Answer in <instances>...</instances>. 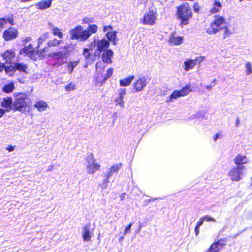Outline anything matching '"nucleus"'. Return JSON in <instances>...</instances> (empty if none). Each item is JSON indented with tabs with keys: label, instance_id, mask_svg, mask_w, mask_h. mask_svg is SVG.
I'll use <instances>...</instances> for the list:
<instances>
[{
	"label": "nucleus",
	"instance_id": "de8ad7c7",
	"mask_svg": "<svg viewBox=\"0 0 252 252\" xmlns=\"http://www.w3.org/2000/svg\"><path fill=\"white\" fill-rule=\"evenodd\" d=\"M204 222V220H203L202 217V218H201L199 219V221H198V222H197V225H196V227H199V228H200V226L203 224V222Z\"/></svg>",
	"mask_w": 252,
	"mask_h": 252
},
{
	"label": "nucleus",
	"instance_id": "09e8293b",
	"mask_svg": "<svg viewBox=\"0 0 252 252\" xmlns=\"http://www.w3.org/2000/svg\"><path fill=\"white\" fill-rule=\"evenodd\" d=\"M7 20V23L9 22L11 25H13L14 24V20L12 17H7L6 18Z\"/></svg>",
	"mask_w": 252,
	"mask_h": 252
},
{
	"label": "nucleus",
	"instance_id": "9d476101",
	"mask_svg": "<svg viewBox=\"0 0 252 252\" xmlns=\"http://www.w3.org/2000/svg\"><path fill=\"white\" fill-rule=\"evenodd\" d=\"M122 164L121 163H118L114 164L111 166L107 171V173L105 175L106 178L103 184V188H106L108 183L109 182V178L111 177L114 173H117L119 170L122 168Z\"/></svg>",
	"mask_w": 252,
	"mask_h": 252
},
{
	"label": "nucleus",
	"instance_id": "8fccbe9b",
	"mask_svg": "<svg viewBox=\"0 0 252 252\" xmlns=\"http://www.w3.org/2000/svg\"><path fill=\"white\" fill-rule=\"evenodd\" d=\"M6 149L8 150L9 152H12L15 149V146L12 145H9L6 147Z\"/></svg>",
	"mask_w": 252,
	"mask_h": 252
},
{
	"label": "nucleus",
	"instance_id": "cd10ccee",
	"mask_svg": "<svg viewBox=\"0 0 252 252\" xmlns=\"http://www.w3.org/2000/svg\"><path fill=\"white\" fill-rule=\"evenodd\" d=\"M8 66H5L4 70L5 73L9 76H12L16 71L14 63H9Z\"/></svg>",
	"mask_w": 252,
	"mask_h": 252
},
{
	"label": "nucleus",
	"instance_id": "338daca9",
	"mask_svg": "<svg viewBox=\"0 0 252 252\" xmlns=\"http://www.w3.org/2000/svg\"><path fill=\"white\" fill-rule=\"evenodd\" d=\"M123 239V237H122L120 238V241L122 240Z\"/></svg>",
	"mask_w": 252,
	"mask_h": 252
},
{
	"label": "nucleus",
	"instance_id": "f8f14e48",
	"mask_svg": "<svg viewBox=\"0 0 252 252\" xmlns=\"http://www.w3.org/2000/svg\"><path fill=\"white\" fill-rule=\"evenodd\" d=\"M109 41L105 39L99 40L96 43L97 49L94 52V56H100L102 51L109 46Z\"/></svg>",
	"mask_w": 252,
	"mask_h": 252
},
{
	"label": "nucleus",
	"instance_id": "a19ab883",
	"mask_svg": "<svg viewBox=\"0 0 252 252\" xmlns=\"http://www.w3.org/2000/svg\"><path fill=\"white\" fill-rule=\"evenodd\" d=\"M113 69L112 68H110L105 74L103 79L104 82H105L108 78H110L113 74Z\"/></svg>",
	"mask_w": 252,
	"mask_h": 252
},
{
	"label": "nucleus",
	"instance_id": "5701e85b",
	"mask_svg": "<svg viewBox=\"0 0 252 252\" xmlns=\"http://www.w3.org/2000/svg\"><path fill=\"white\" fill-rule=\"evenodd\" d=\"M113 52L111 50H106L104 51V52L102 54V60L105 63H111V59L113 58Z\"/></svg>",
	"mask_w": 252,
	"mask_h": 252
},
{
	"label": "nucleus",
	"instance_id": "412c9836",
	"mask_svg": "<svg viewBox=\"0 0 252 252\" xmlns=\"http://www.w3.org/2000/svg\"><path fill=\"white\" fill-rule=\"evenodd\" d=\"M1 106L4 108L6 112H9L12 108V99L11 97H6L3 99L1 102Z\"/></svg>",
	"mask_w": 252,
	"mask_h": 252
},
{
	"label": "nucleus",
	"instance_id": "bf43d9fd",
	"mask_svg": "<svg viewBox=\"0 0 252 252\" xmlns=\"http://www.w3.org/2000/svg\"><path fill=\"white\" fill-rule=\"evenodd\" d=\"M32 40V38L31 37H27L26 39H25V41L27 42H30Z\"/></svg>",
	"mask_w": 252,
	"mask_h": 252
},
{
	"label": "nucleus",
	"instance_id": "a878e982",
	"mask_svg": "<svg viewBox=\"0 0 252 252\" xmlns=\"http://www.w3.org/2000/svg\"><path fill=\"white\" fill-rule=\"evenodd\" d=\"M87 33V40L89 38L92 34L95 33L97 31V26L95 24L90 25L87 27L86 30H84Z\"/></svg>",
	"mask_w": 252,
	"mask_h": 252
},
{
	"label": "nucleus",
	"instance_id": "c9c22d12",
	"mask_svg": "<svg viewBox=\"0 0 252 252\" xmlns=\"http://www.w3.org/2000/svg\"><path fill=\"white\" fill-rule=\"evenodd\" d=\"M52 33L55 36H57L60 38L63 37V33L60 32V30L58 27H53Z\"/></svg>",
	"mask_w": 252,
	"mask_h": 252
},
{
	"label": "nucleus",
	"instance_id": "603ef678",
	"mask_svg": "<svg viewBox=\"0 0 252 252\" xmlns=\"http://www.w3.org/2000/svg\"><path fill=\"white\" fill-rule=\"evenodd\" d=\"M5 66V65L4 63H1L0 61V72H1L3 70H4Z\"/></svg>",
	"mask_w": 252,
	"mask_h": 252
},
{
	"label": "nucleus",
	"instance_id": "aec40b11",
	"mask_svg": "<svg viewBox=\"0 0 252 252\" xmlns=\"http://www.w3.org/2000/svg\"><path fill=\"white\" fill-rule=\"evenodd\" d=\"M183 38L177 36L175 33H172L168 39V42L174 45H180L183 43Z\"/></svg>",
	"mask_w": 252,
	"mask_h": 252
},
{
	"label": "nucleus",
	"instance_id": "f03ea898",
	"mask_svg": "<svg viewBox=\"0 0 252 252\" xmlns=\"http://www.w3.org/2000/svg\"><path fill=\"white\" fill-rule=\"evenodd\" d=\"M176 14L178 18L181 20L180 25L181 26L188 24L189 21L192 16L191 9L187 3L178 7Z\"/></svg>",
	"mask_w": 252,
	"mask_h": 252
},
{
	"label": "nucleus",
	"instance_id": "3c124183",
	"mask_svg": "<svg viewBox=\"0 0 252 252\" xmlns=\"http://www.w3.org/2000/svg\"><path fill=\"white\" fill-rule=\"evenodd\" d=\"M112 28L111 26H106L104 27L103 30L104 32H107V31L109 32V30H110V31H112Z\"/></svg>",
	"mask_w": 252,
	"mask_h": 252
},
{
	"label": "nucleus",
	"instance_id": "1a4fd4ad",
	"mask_svg": "<svg viewBox=\"0 0 252 252\" xmlns=\"http://www.w3.org/2000/svg\"><path fill=\"white\" fill-rule=\"evenodd\" d=\"M204 58L202 56L197 57L195 59L192 60L190 59H187L184 63V69L186 71H189L194 68L197 63L202 62Z\"/></svg>",
	"mask_w": 252,
	"mask_h": 252
},
{
	"label": "nucleus",
	"instance_id": "58836bf2",
	"mask_svg": "<svg viewBox=\"0 0 252 252\" xmlns=\"http://www.w3.org/2000/svg\"><path fill=\"white\" fill-rule=\"evenodd\" d=\"M246 73L249 75L252 72V66L250 62L247 61L245 64Z\"/></svg>",
	"mask_w": 252,
	"mask_h": 252
},
{
	"label": "nucleus",
	"instance_id": "0eeeda50",
	"mask_svg": "<svg viewBox=\"0 0 252 252\" xmlns=\"http://www.w3.org/2000/svg\"><path fill=\"white\" fill-rule=\"evenodd\" d=\"M246 170V167L243 165H238L233 167L228 172V176L233 181H239L242 179L243 171Z\"/></svg>",
	"mask_w": 252,
	"mask_h": 252
},
{
	"label": "nucleus",
	"instance_id": "4c0bfd02",
	"mask_svg": "<svg viewBox=\"0 0 252 252\" xmlns=\"http://www.w3.org/2000/svg\"><path fill=\"white\" fill-rule=\"evenodd\" d=\"M49 37V34L48 32H45L42 34L38 39V45L42 44L44 41L47 40Z\"/></svg>",
	"mask_w": 252,
	"mask_h": 252
},
{
	"label": "nucleus",
	"instance_id": "b1692460",
	"mask_svg": "<svg viewBox=\"0 0 252 252\" xmlns=\"http://www.w3.org/2000/svg\"><path fill=\"white\" fill-rule=\"evenodd\" d=\"M67 46H64L63 47V51H59L58 52H54L52 53L51 55L55 59H66L67 57Z\"/></svg>",
	"mask_w": 252,
	"mask_h": 252
},
{
	"label": "nucleus",
	"instance_id": "a18cd8bd",
	"mask_svg": "<svg viewBox=\"0 0 252 252\" xmlns=\"http://www.w3.org/2000/svg\"><path fill=\"white\" fill-rule=\"evenodd\" d=\"M7 23L6 18H0V28H3L4 25Z\"/></svg>",
	"mask_w": 252,
	"mask_h": 252
},
{
	"label": "nucleus",
	"instance_id": "2f4dec72",
	"mask_svg": "<svg viewBox=\"0 0 252 252\" xmlns=\"http://www.w3.org/2000/svg\"><path fill=\"white\" fill-rule=\"evenodd\" d=\"M14 63L16 70H18L20 71L27 73L26 70L28 68V66L26 64L24 63H19L17 62H15Z\"/></svg>",
	"mask_w": 252,
	"mask_h": 252
},
{
	"label": "nucleus",
	"instance_id": "5fc2aeb1",
	"mask_svg": "<svg viewBox=\"0 0 252 252\" xmlns=\"http://www.w3.org/2000/svg\"><path fill=\"white\" fill-rule=\"evenodd\" d=\"M220 136V135L219 133H217L214 137L213 139L215 141L217 140L218 138H219Z\"/></svg>",
	"mask_w": 252,
	"mask_h": 252
},
{
	"label": "nucleus",
	"instance_id": "7c9ffc66",
	"mask_svg": "<svg viewBox=\"0 0 252 252\" xmlns=\"http://www.w3.org/2000/svg\"><path fill=\"white\" fill-rule=\"evenodd\" d=\"M221 31H222L221 35L222 36L223 39H226L227 38H229L230 37L231 35L232 34V32H231V30L227 26L225 25L223 27Z\"/></svg>",
	"mask_w": 252,
	"mask_h": 252
},
{
	"label": "nucleus",
	"instance_id": "dca6fc26",
	"mask_svg": "<svg viewBox=\"0 0 252 252\" xmlns=\"http://www.w3.org/2000/svg\"><path fill=\"white\" fill-rule=\"evenodd\" d=\"M96 46V42L95 39L93 42L91 43L89 46V48H84L83 49V55L84 57L89 61L90 60L91 61H94L95 59V57L94 55H92L90 53V51H92L93 49H94Z\"/></svg>",
	"mask_w": 252,
	"mask_h": 252
},
{
	"label": "nucleus",
	"instance_id": "c03bdc74",
	"mask_svg": "<svg viewBox=\"0 0 252 252\" xmlns=\"http://www.w3.org/2000/svg\"><path fill=\"white\" fill-rule=\"evenodd\" d=\"M132 225V223H130L125 228V229L124 230V235H126L127 234L130 232L131 227Z\"/></svg>",
	"mask_w": 252,
	"mask_h": 252
},
{
	"label": "nucleus",
	"instance_id": "4d7b16f0",
	"mask_svg": "<svg viewBox=\"0 0 252 252\" xmlns=\"http://www.w3.org/2000/svg\"><path fill=\"white\" fill-rule=\"evenodd\" d=\"M212 86H212V85H207V86H205V88H206V89H207V90H210L212 89Z\"/></svg>",
	"mask_w": 252,
	"mask_h": 252
},
{
	"label": "nucleus",
	"instance_id": "680f3d73",
	"mask_svg": "<svg viewBox=\"0 0 252 252\" xmlns=\"http://www.w3.org/2000/svg\"><path fill=\"white\" fill-rule=\"evenodd\" d=\"M53 168V167L52 166H50L47 169V171H51L52 170Z\"/></svg>",
	"mask_w": 252,
	"mask_h": 252
},
{
	"label": "nucleus",
	"instance_id": "13d9d810",
	"mask_svg": "<svg viewBox=\"0 0 252 252\" xmlns=\"http://www.w3.org/2000/svg\"><path fill=\"white\" fill-rule=\"evenodd\" d=\"M125 195H126L125 193H123L120 195V197L121 200H123L125 199Z\"/></svg>",
	"mask_w": 252,
	"mask_h": 252
},
{
	"label": "nucleus",
	"instance_id": "473e14b6",
	"mask_svg": "<svg viewBox=\"0 0 252 252\" xmlns=\"http://www.w3.org/2000/svg\"><path fill=\"white\" fill-rule=\"evenodd\" d=\"M134 78V76H130L128 78H124L120 81V85L121 86H127L130 85Z\"/></svg>",
	"mask_w": 252,
	"mask_h": 252
},
{
	"label": "nucleus",
	"instance_id": "052dcab7",
	"mask_svg": "<svg viewBox=\"0 0 252 252\" xmlns=\"http://www.w3.org/2000/svg\"><path fill=\"white\" fill-rule=\"evenodd\" d=\"M48 25L52 28V29H53V27H54L53 24L50 22H48Z\"/></svg>",
	"mask_w": 252,
	"mask_h": 252
},
{
	"label": "nucleus",
	"instance_id": "49530a36",
	"mask_svg": "<svg viewBox=\"0 0 252 252\" xmlns=\"http://www.w3.org/2000/svg\"><path fill=\"white\" fill-rule=\"evenodd\" d=\"M193 10L195 12L198 13L199 11V6L197 3H194L193 5Z\"/></svg>",
	"mask_w": 252,
	"mask_h": 252
},
{
	"label": "nucleus",
	"instance_id": "e2e57ef3",
	"mask_svg": "<svg viewBox=\"0 0 252 252\" xmlns=\"http://www.w3.org/2000/svg\"><path fill=\"white\" fill-rule=\"evenodd\" d=\"M64 63V62H62L61 63H58V66H61V65L63 64Z\"/></svg>",
	"mask_w": 252,
	"mask_h": 252
},
{
	"label": "nucleus",
	"instance_id": "69168bd1",
	"mask_svg": "<svg viewBox=\"0 0 252 252\" xmlns=\"http://www.w3.org/2000/svg\"><path fill=\"white\" fill-rule=\"evenodd\" d=\"M216 79H214V80L212 81V83H215L216 82Z\"/></svg>",
	"mask_w": 252,
	"mask_h": 252
},
{
	"label": "nucleus",
	"instance_id": "37998d69",
	"mask_svg": "<svg viewBox=\"0 0 252 252\" xmlns=\"http://www.w3.org/2000/svg\"><path fill=\"white\" fill-rule=\"evenodd\" d=\"M75 85L72 83H69V84L66 85L65 86V90L67 91H70L71 90H73L75 89Z\"/></svg>",
	"mask_w": 252,
	"mask_h": 252
},
{
	"label": "nucleus",
	"instance_id": "6ab92c4d",
	"mask_svg": "<svg viewBox=\"0 0 252 252\" xmlns=\"http://www.w3.org/2000/svg\"><path fill=\"white\" fill-rule=\"evenodd\" d=\"M233 161L236 166L243 165V164H246L248 163L247 157L240 154H238L236 155Z\"/></svg>",
	"mask_w": 252,
	"mask_h": 252
},
{
	"label": "nucleus",
	"instance_id": "864d4df0",
	"mask_svg": "<svg viewBox=\"0 0 252 252\" xmlns=\"http://www.w3.org/2000/svg\"><path fill=\"white\" fill-rule=\"evenodd\" d=\"M6 113L5 109L0 108V118H1Z\"/></svg>",
	"mask_w": 252,
	"mask_h": 252
},
{
	"label": "nucleus",
	"instance_id": "a211bd4d",
	"mask_svg": "<svg viewBox=\"0 0 252 252\" xmlns=\"http://www.w3.org/2000/svg\"><path fill=\"white\" fill-rule=\"evenodd\" d=\"M25 53L27 55L29 56L31 59L34 60V49L32 44H29L27 46L24 47L20 51V54H22Z\"/></svg>",
	"mask_w": 252,
	"mask_h": 252
},
{
	"label": "nucleus",
	"instance_id": "c85d7f7f",
	"mask_svg": "<svg viewBox=\"0 0 252 252\" xmlns=\"http://www.w3.org/2000/svg\"><path fill=\"white\" fill-rule=\"evenodd\" d=\"M34 106L40 112L45 111L48 107L47 103L44 101H39L37 102L34 105Z\"/></svg>",
	"mask_w": 252,
	"mask_h": 252
},
{
	"label": "nucleus",
	"instance_id": "e433bc0d",
	"mask_svg": "<svg viewBox=\"0 0 252 252\" xmlns=\"http://www.w3.org/2000/svg\"><path fill=\"white\" fill-rule=\"evenodd\" d=\"M63 41L61 40H58L56 39H54L48 42V45L49 47L57 46L59 45Z\"/></svg>",
	"mask_w": 252,
	"mask_h": 252
},
{
	"label": "nucleus",
	"instance_id": "bb28decb",
	"mask_svg": "<svg viewBox=\"0 0 252 252\" xmlns=\"http://www.w3.org/2000/svg\"><path fill=\"white\" fill-rule=\"evenodd\" d=\"M116 31H109L106 34L108 41L112 42L114 45H116L118 39L116 36Z\"/></svg>",
	"mask_w": 252,
	"mask_h": 252
},
{
	"label": "nucleus",
	"instance_id": "9b49d317",
	"mask_svg": "<svg viewBox=\"0 0 252 252\" xmlns=\"http://www.w3.org/2000/svg\"><path fill=\"white\" fill-rule=\"evenodd\" d=\"M18 35L17 30L13 27H10L4 31L3 37L6 41H9L15 39Z\"/></svg>",
	"mask_w": 252,
	"mask_h": 252
},
{
	"label": "nucleus",
	"instance_id": "c756f323",
	"mask_svg": "<svg viewBox=\"0 0 252 252\" xmlns=\"http://www.w3.org/2000/svg\"><path fill=\"white\" fill-rule=\"evenodd\" d=\"M222 8L221 3L218 1L215 0L213 3L212 8L210 9V12L211 14H214L220 11Z\"/></svg>",
	"mask_w": 252,
	"mask_h": 252
},
{
	"label": "nucleus",
	"instance_id": "20e7f679",
	"mask_svg": "<svg viewBox=\"0 0 252 252\" xmlns=\"http://www.w3.org/2000/svg\"><path fill=\"white\" fill-rule=\"evenodd\" d=\"M158 13L155 8H152L146 12L140 21L144 25L153 26L158 19Z\"/></svg>",
	"mask_w": 252,
	"mask_h": 252
},
{
	"label": "nucleus",
	"instance_id": "6e6d98bb",
	"mask_svg": "<svg viewBox=\"0 0 252 252\" xmlns=\"http://www.w3.org/2000/svg\"><path fill=\"white\" fill-rule=\"evenodd\" d=\"M195 232L196 236H198L199 233V227H195Z\"/></svg>",
	"mask_w": 252,
	"mask_h": 252
},
{
	"label": "nucleus",
	"instance_id": "2eb2a0df",
	"mask_svg": "<svg viewBox=\"0 0 252 252\" xmlns=\"http://www.w3.org/2000/svg\"><path fill=\"white\" fill-rule=\"evenodd\" d=\"M148 81L145 76L139 78L133 84V89L136 92H140L146 87Z\"/></svg>",
	"mask_w": 252,
	"mask_h": 252
},
{
	"label": "nucleus",
	"instance_id": "ea45409f",
	"mask_svg": "<svg viewBox=\"0 0 252 252\" xmlns=\"http://www.w3.org/2000/svg\"><path fill=\"white\" fill-rule=\"evenodd\" d=\"M104 68V67L103 66V64L102 63H97L96 64V69L99 73L102 74Z\"/></svg>",
	"mask_w": 252,
	"mask_h": 252
},
{
	"label": "nucleus",
	"instance_id": "423d86ee",
	"mask_svg": "<svg viewBox=\"0 0 252 252\" xmlns=\"http://www.w3.org/2000/svg\"><path fill=\"white\" fill-rule=\"evenodd\" d=\"M87 33L81 26H78L69 31L71 39H78L81 41L87 40Z\"/></svg>",
	"mask_w": 252,
	"mask_h": 252
},
{
	"label": "nucleus",
	"instance_id": "4468645a",
	"mask_svg": "<svg viewBox=\"0 0 252 252\" xmlns=\"http://www.w3.org/2000/svg\"><path fill=\"white\" fill-rule=\"evenodd\" d=\"M5 64L15 63L13 62L16 57V53L12 49H8L1 54Z\"/></svg>",
	"mask_w": 252,
	"mask_h": 252
},
{
	"label": "nucleus",
	"instance_id": "f3484780",
	"mask_svg": "<svg viewBox=\"0 0 252 252\" xmlns=\"http://www.w3.org/2000/svg\"><path fill=\"white\" fill-rule=\"evenodd\" d=\"M93 230L91 231V224L88 223L83 227L82 237L83 241L89 242L93 236Z\"/></svg>",
	"mask_w": 252,
	"mask_h": 252
},
{
	"label": "nucleus",
	"instance_id": "ddd939ff",
	"mask_svg": "<svg viewBox=\"0 0 252 252\" xmlns=\"http://www.w3.org/2000/svg\"><path fill=\"white\" fill-rule=\"evenodd\" d=\"M226 245V239H221L213 243L206 252H218Z\"/></svg>",
	"mask_w": 252,
	"mask_h": 252
},
{
	"label": "nucleus",
	"instance_id": "f257e3e1",
	"mask_svg": "<svg viewBox=\"0 0 252 252\" xmlns=\"http://www.w3.org/2000/svg\"><path fill=\"white\" fill-rule=\"evenodd\" d=\"M225 23L226 20L224 17L219 15H215L209 27L206 30V33L209 35L216 34L221 31Z\"/></svg>",
	"mask_w": 252,
	"mask_h": 252
},
{
	"label": "nucleus",
	"instance_id": "f704fd0d",
	"mask_svg": "<svg viewBox=\"0 0 252 252\" xmlns=\"http://www.w3.org/2000/svg\"><path fill=\"white\" fill-rule=\"evenodd\" d=\"M14 88L13 83H10L3 86V91L5 93H10L13 91Z\"/></svg>",
	"mask_w": 252,
	"mask_h": 252
},
{
	"label": "nucleus",
	"instance_id": "7ed1b4c3",
	"mask_svg": "<svg viewBox=\"0 0 252 252\" xmlns=\"http://www.w3.org/2000/svg\"><path fill=\"white\" fill-rule=\"evenodd\" d=\"M30 102L31 100L26 94L19 93L15 97L14 102V108L17 111H22L30 104Z\"/></svg>",
	"mask_w": 252,
	"mask_h": 252
},
{
	"label": "nucleus",
	"instance_id": "4be33fe9",
	"mask_svg": "<svg viewBox=\"0 0 252 252\" xmlns=\"http://www.w3.org/2000/svg\"><path fill=\"white\" fill-rule=\"evenodd\" d=\"M119 97L115 99V102L116 105H119L122 107L124 106V98L126 94V89H121L119 90Z\"/></svg>",
	"mask_w": 252,
	"mask_h": 252
},
{
	"label": "nucleus",
	"instance_id": "72a5a7b5",
	"mask_svg": "<svg viewBox=\"0 0 252 252\" xmlns=\"http://www.w3.org/2000/svg\"><path fill=\"white\" fill-rule=\"evenodd\" d=\"M79 64V61H73L70 62L67 64V68L69 74H71L74 68Z\"/></svg>",
	"mask_w": 252,
	"mask_h": 252
},
{
	"label": "nucleus",
	"instance_id": "39448f33",
	"mask_svg": "<svg viewBox=\"0 0 252 252\" xmlns=\"http://www.w3.org/2000/svg\"><path fill=\"white\" fill-rule=\"evenodd\" d=\"M86 171L89 174H93L100 169V165L96 162L92 154L88 155L85 158Z\"/></svg>",
	"mask_w": 252,
	"mask_h": 252
},
{
	"label": "nucleus",
	"instance_id": "79ce46f5",
	"mask_svg": "<svg viewBox=\"0 0 252 252\" xmlns=\"http://www.w3.org/2000/svg\"><path fill=\"white\" fill-rule=\"evenodd\" d=\"M204 221L216 222V220L209 215H205L202 217Z\"/></svg>",
	"mask_w": 252,
	"mask_h": 252
},
{
	"label": "nucleus",
	"instance_id": "0e129e2a",
	"mask_svg": "<svg viewBox=\"0 0 252 252\" xmlns=\"http://www.w3.org/2000/svg\"><path fill=\"white\" fill-rule=\"evenodd\" d=\"M239 119H237V121H236V126H238V125H239Z\"/></svg>",
	"mask_w": 252,
	"mask_h": 252
},
{
	"label": "nucleus",
	"instance_id": "393cba45",
	"mask_svg": "<svg viewBox=\"0 0 252 252\" xmlns=\"http://www.w3.org/2000/svg\"><path fill=\"white\" fill-rule=\"evenodd\" d=\"M52 0H42L36 4V6L41 10H44L49 8L51 6Z\"/></svg>",
	"mask_w": 252,
	"mask_h": 252
},
{
	"label": "nucleus",
	"instance_id": "774afa93",
	"mask_svg": "<svg viewBox=\"0 0 252 252\" xmlns=\"http://www.w3.org/2000/svg\"><path fill=\"white\" fill-rule=\"evenodd\" d=\"M140 230V227L139 228V229H137V231H139Z\"/></svg>",
	"mask_w": 252,
	"mask_h": 252
},
{
	"label": "nucleus",
	"instance_id": "6e6552de",
	"mask_svg": "<svg viewBox=\"0 0 252 252\" xmlns=\"http://www.w3.org/2000/svg\"><path fill=\"white\" fill-rule=\"evenodd\" d=\"M191 91V87L189 85H186L184 87L182 90H175L170 95L169 99L167 100V102H169L172 99H177L178 97L185 96Z\"/></svg>",
	"mask_w": 252,
	"mask_h": 252
}]
</instances>
